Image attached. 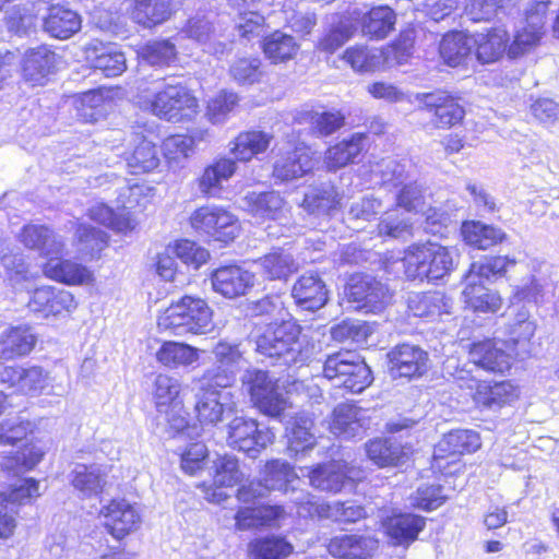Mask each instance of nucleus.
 <instances>
[{
  "label": "nucleus",
  "instance_id": "nucleus-1",
  "mask_svg": "<svg viewBox=\"0 0 559 559\" xmlns=\"http://www.w3.org/2000/svg\"><path fill=\"white\" fill-rule=\"evenodd\" d=\"M314 345L295 321L284 320L257 340V352L284 366L302 365L312 356Z\"/></svg>",
  "mask_w": 559,
  "mask_h": 559
},
{
  "label": "nucleus",
  "instance_id": "nucleus-2",
  "mask_svg": "<svg viewBox=\"0 0 559 559\" xmlns=\"http://www.w3.org/2000/svg\"><path fill=\"white\" fill-rule=\"evenodd\" d=\"M158 326L177 336L207 334L214 329L213 311L204 299L183 296L159 316Z\"/></svg>",
  "mask_w": 559,
  "mask_h": 559
},
{
  "label": "nucleus",
  "instance_id": "nucleus-3",
  "mask_svg": "<svg viewBox=\"0 0 559 559\" xmlns=\"http://www.w3.org/2000/svg\"><path fill=\"white\" fill-rule=\"evenodd\" d=\"M455 258L454 250L427 241L409 246L405 251L403 265L408 278L433 282L444 278L455 269Z\"/></svg>",
  "mask_w": 559,
  "mask_h": 559
},
{
  "label": "nucleus",
  "instance_id": "nucleus-4",
  "mask_svg": "<svg viewBox=\"0 0 559 559\" xmlns=\"http://www.w3.org/2000/svg\"><path fill=\"white\" fill-rule=\"evenodd\" d=\"M141 107L171 122L192 119L199 111L198 99L181 84L158 87L140 100Z\"/></svg>",
  "mask_w": 559,
  "mask_h": 559
},
{
  "label": "nucleus",
  "instance_id": "nucleus-5",
  "mask_svg": "<svg viewBox=\"0 0 559 559\" xmlns=\"http://www.w3.org/2000/svg\"><path fill=\"white\" fill-rule=\"evenodd\" d=\"M323 376L353 393L362 392L373 380L365 360L350 350L329 355L323 365Z\"/></svg>",
  "mask_w": 559,
  "mask_h": 559
},
{
  "label": "nucleus",
  "instance_id": "nucleus-6",
  "mask_svg": "<svg viewBox=\"0 0 559 559\" xmlns=\"http://www.w3.org/2000/svg\"><path fill=\"white\" fill-rule=\"evenodd\" d=\"M241 382L253 405L263 414L277 417L288 406L286 394L266 371L247 369Z\"/></svg>",
  "mask_w": 559,
  "mask_h": 559
},
{
  "label": "nucleus",
  "instance_id": "nucleus-7",
  "mask_svg": "<svg viewBox=\"0 0 559 559\" xmlns=\"http://www.w3.org/2000/svg\"><path fill=\"white\" fill-rule=\"evenodd\" d=\"M292 502L296 507V512L300 518H321L330 519L340 523H355L366 516L364 507L355 502H333L325 503L319 500L308 491H292Z\"/></svg>",
  "mask_w": 559,
  "mask_h": 559
},
{
  "label": "nucleus",
  "instance_id": "nucleus-8",
  "mask_svg": "<svg viewBox=\"0 0 559 559\" xmlns=\"http://www.w3.org/2000/svg\"><path fill=\"white\" fill-rule=\"evenodd\" d=\"M190 224L197 233L224 243L234 241L241 229L237 216L218 205L197 209L190 216Z\"/></svg>",
  "mask_w": 559,
  "mask_h": 559
},
{
  "label": "nucleus",
  "instance_id": "nucleus-9",
  "mask_svg": "<svg viewBox=\"0 0 559 559\" xmlns=\"http://www.w3.org/2000/svg\"><path fill=\"white\" fill-rule=\"evenodd\" d=\"M195 393L194 412L199 423L203 426H215L223 420L226 414L236 409L234 394L229 386H217L214 382L203 381Z\"/></svg>",
  "mask_w": 559,
  "mask_h": 559
},
{
  "label": "nucleus",
  "instance_id": "nucleus-10",
  "mask_svg": "<svg viewBox=\"0 0 559 559\" xmlns=\"http://www.w3.org/2000/svg\"><path fill=\"white\" fill-rule=\"evenodd\" d=\"M212 354L216 366L207 369L203 373L202 380L214 382L217 386H230L239 371L248 364L242 344L219 340L213 347Z\"/></svg>",
  "mask_w": 559,
  "mask_h": 559
},
{
  "label": "nucleus",
  "instance_id": "nucleus-11",
  "mask_svg": "<svg viewBox=\"0 0 559 559\" xmlns=\"http://www.w3.org/2000/svg\"><path fill=\"white\" fill-rule=\"evenodd\" d=\"M313 152L304 142L287 140L278 146L273 166V176L281 181L302 177L314 167Z\"/></svg>",
  "mask_w": 559,
  "mask_h": 559
},
{
  "label": "nucleus",
  "instance_id": "nucleus-12",
  "mask_svg": "<svg viewBox=\"0 0 559 559\" xmlns=\"http://www.w3.org/2000/svg\"><path fill=\"white\" fill-rule=\"evenodd\" d=\"M274 433L269 429H259L254 419L235 417L227 427V443L230 448L255 456L261 449L274 440Z\"/></svg>",
  "mask_w": 559,
  "mask_h": 559
},
{
  "label": "nucleus",
  "instance_id": "nucleus-13",
  "mask_svg": "<svg viewBox=\"0 0 559 559\" xmlns=\"http://www.w3.org/2000/svg\"><path fill=\"white\" fill-rule=\"evenodd\" d=\"M471 390L473 401L478 407L497 411L514 403L520 396V389L511 381L490 383L474 378L460 384Z\"/></svg>",
  "mask_w": 559,
  "mask_h": 559
},
{
  "label": "nucleus",
  "instance_id": "nucleus-14",
  "mask_svg": "<svg viewBox=\"0 0 559 559\" xmlns=\"http://www.w3.org/2000/svg\"><path fill=\"white\" fill-rule=\"evenodd\" d=\"M293 467L285 461L272 460L266 463L264 468L263 481H251L247 486L238 489L237 497L239 501L250 502L255 498L263 497L269 490H285L296 478Z\"/></svg>",
  "mask_w": 559,
  "mask_h": 559
},
{
  "label": "nucleus",
  "instance_id": "nucleus-15",
  "mask_svg": "<svg viewBox=\"0 0 559 559\" xmlns=\"http://www.w3.org/2000/svg\"><path fill=\"white\" fill-rule=\"evenodd\" d=\"M480 448V438L473 430H453L444 435L433 451V467L445 469L448 464L456 463L459 455L475 452Z\"/></svg>",
  "mask_w": 559,
  "mask_h": 559
},
{
  "label": "nucleus",
  "instance_id": "nucleus-16",
  "mask_svg": "<svg viewBox=\"0 0 559 559\" xmlns=\"http://www.w3.org/2000/svg\"><path fill=\"white\" fill-rule=\"evenodd\" d=\"M104 525L117 539H121L139 528L141 514L135 504L126 499H112L100 509Z\"/></svg>",
  "mask_w": 559,
  "mask_h": 559
},
{
  "label": "nucleus",
  "instance_id": "nucleus-17",
  "mask_svg": "<svg viewBox=\"0 0 559 559\" xmlns=\"http://www.w3.org/2000/svg\"><path fill=\"white\" fill-rule=\"evenodd\" d=\"M210 280L215 293L231 299L245 296L253 287L254 274L239 265L230 264L215 269Z\"/></svg>",
  "mask_w": 559,
  "mask_h": 559
},
{
  "label": "nucleus",
  "instance_id": "nucleus-18",
  "mask_svg": "<svg viewBox=\"0 0 559 559\" xmlns=\"http://www.w3.org/2000/svg\"><path fill=\"white\" fill-rule=\"evenodd\" d=\"M213 486L202 485L204 499L209 502L221 503L228 497L225 489L239 484L243 474L239 468L238 460L233 455L218 456L213 462Z\"/></svg>",
  "mask_w": 559,
  "mask_h": 559
},
{
  "label": "nucleus",
  "instance_id": "nucleus-19",
  "mask_svg": "<svg viewBox=\"0 0 559 559\" xmlns=\"http://www.w3.org/2000/svg\"><path fill=\"white\" fill-rule=\"evenodd\" d=\"M428 354L419 346L401 344L388 353L389 371L393 378L420 377L427 370Z\"/></svg>",
  "mask_w": 559,
  "mask_h": 559
},
{
  "label": "nucleus",
  "instance_id": "nucleus-20",
  "mask_svg": "<svg viewBox=\"0 0 559 559\" xmlns=\"http://www.w3.org/2000/svg\"><path fill=\"white\" fill-rule=\"evenodd\" d=\"M58 63L57 53L46 45L26 50L23 63V79L32 86H43L49 76L55 73Z\"/></svg>",
  "mask_w": 559,
  "mask_h": 559
},
{
  "label": "nucleus",
  "instance_id": "nucleus-21",
  "mask_svg": "<svg viewBox=\"0 0 559 559\" xmlns=\"http://www.w3.org/2000/svg\"><path fill=\"white\" fill-rule=\"evenodd\" d=\"M19 240L26 248L38 251L48 260L60 257L66 248L62 237L45 225H25L19 234Z\"/></svg>",
  "mask_w": 559,
  "mask_h": 559
},
{
  "label": "nucleus",
  "instance_id": "nucleus-22",
  "mask_svg": "<svg viewBox=\"0 0 559 559\" xmlns=\"http://www.w3.org/2000/svg\"><path fill=\"white\" fill-rule=\"evenodd\" d=\"M46 277L68 286H83L93 284L94 273L87 266L70 259L52 257L43 266Z\"/></svg>",
  "mask_w": 559,
  "mask_h": 559
},
{
  "label": "nucleus",
  "instance_id": "nucleus-23",
  "mask_svg": "<svg viewBox=\"0 0 559 559\" xmlns=\"http://www.w3.org/2000/svg\"><path fill=\"white\" fill-rule=\"evenodd\" d=\"M368 427L366 412L353 404H340L332 413L330 430L333 435L353 439L361 437Z\"/></svg>",
  "mask_w": 559,
  "mask_h": 559
},
{
  "label": "nucleus",
  "instance_id": "nucleus-24",
  "mask_svg": "<svg viewBox=\"0 0 559 559\" xmlns=\"http://www.w3.org/2000/svg\"><path fill=\"white\" fill-rule=\"evenodd\" d=\"M201 349L182 342L165 341L155 353L156 361L166 369H194L199 366Z\"/></svg>",
  "mask_w": 559,
  "mask_h": 559
},
{
  "label": "nucleus",
  "instance_id": "nucleus-25",
  "mask_svg": "<svg viewBox=\"0 0 559 559\" xmlns=\"http://www.w3.org/2000/svg\"><path fill=\"white\" fill-rule=\"evenodd\" d=\"M242 201L245 210L255 218L280 222L287 219L289 209L277 192H249Z\"/></svg>",
  "mask_w": 559,
  "mask_h": 559
},
{
  "label": "nucleus",
  "instance_id": "nucleus-26",
  "mask_svg": "<svg viewBox=\"0 0 559 559\" xmlns=\"http://www.w3.org/2000/svg\"><path fill=\"white\" fill-rule=\"evenodd\" d=\"M292 296L296 305L306 311H316L328 301L325 284L313 273H306L295 282Z\"/></svg>",
  "mask_w": 559,
  "mask_h": 559
},
{
  "label": "nucleus",
  "instance_id": "nucleus-27",
  "mask_svg": "<svg viewBox=\"0 0 559 559\" xmlns=\"http://www.w3.org/2000/svg\"><path fill=\"white\" fill-rule=\"evenodd\" d=\"M382 526L394 545L408 546L425 528L426 519L412 513H399L384 519Z\"/></svg>",
  "mask_w": 559,
  "mask_h": 559
},
{
  "label": "nucleus",
  "instance_id": "nucleus-28",
  "mask_svg": "<svg viewBox=\"0 0 559 559\" xmlns=\"http://www.w3.org/2000/svg\"><path fill=\"white\" fill-rule=\"evenodd\" d=\"M70 477L71 484L80 497H97L108 484V468L100 464H76Z\"/></svg>",
  "mask_w": 559,
  "mask_h": 559
},
{
  "label": "nucleus",
  "instance_id": "nucleus-29",
  "mask_svg": "<svg viewBox=\"0 0 559 559\" xmlns=\"http://www.w3.org/2000/svg\"><path fill=\"white\" fill-rule=\"evenodd\" d=\"M302 475L307 471L310 485L321 491L340 492L350 476L347 473V466L343 462H330L320 464L313 468H301Z\"/></svg>",
  "mask_w": 559,
  "mask_h": 559
},
{
  "label": "nucleus",
  "instance_id": "nucleus-30",
  "mask_svg": "<svg viewBox=\"0 0 559 559\" xmlns=\"http://www.w3.org/2000/svg\"><path fill=\"white\" fill-rule=\"evenodd\" d=\"M81 27V16L75 11L60 4H51L48 8V13L43 17L44 31L53 38L68 39Z\"/></svg>",
  "mask_w": 559,
  "mask_h": 559
},
{
  "label": "nucleus",
  "instance_id": "nucleus-31",
  "mask_svg": "<svg viewBox=\"0 0 559 559\" xmlns=\"http://www.w3.org/2000/svg\"><path fill=\"white\" fill-rule=\"evenodd\" d=\"M255 264L259 266L261 276L269 281L286 282L299 269L293 253L283 248L272 249L259 258Z\"/></svg>",
  "mask_w": 559,
  "mask_h": 559
},
{
  "label": "nucleus",
  "instance_id": "nucleus-32",
  "mask_svg": "<svg viewBox=\"0 0 559 559\" xmlns=\"http://www.w3.org/2000/svg\"><path fill=\"white\" fill-rule=\"evenodd\" d=\"M469 359L476 366L492 372H504L510 369L512 358L497 343L491 340H484L473 343L469 352Z\"/></svg>",
  "mask_w": 559,
  "mask_h": 559
},
{
  "label": "nucleus",
  "instance_id": "nucleus-33",
  "mask_svg": "<svg viewBox=\"0 0 559 559\" xmlns=\"http://www.w3.org/2000/svg\"><path fill=\"white\" fill-rule=\"evenodd\" d=\"M424 106L435 111L437 124L450 128L460 123L464 116V108L452 97L445 94H424L420 98Z\"/></svg>",
  "mask_w": 559,
  "mask_h": 559
},
{
  "label": "nucleus",
  "instance_id": "nucleus-34",
  "mask_svg": "<svg viewBox=\"0 0 559 559\" xmlns=\"http://www.w3.org/2000/svg\"><path fill=\"white\" fill-rule=\"evenodd\" d=\"M36 344V336L27 325L13 326L0 335V359L25 356Z\"/></svg>",
  "mask_w": 559,
  "mask_h": 559
},
{
  "label": "nucleus",
  "instance_id": "nucleus-35",
  "mask_svg": "<svg viewBox=\"0 0 559 559\" xmlns=\"http://www.w3.org/2000/svg\"><path fill=\"white\" fill-rule=\"evenodd\" d=\"M376 548V539L357 535L336 536L328 545L330 555L341 559H367Z\"/></svg>",
  "mask_w": 559,
  "mask_h": 559
},
{
  "label": "nucleus",
  "instance_id": "nucleus-36",
  "mask_svg": "<svg viewBox=\"0 0 559 559\" xmlns=\"http://www.w3.org/2000/svg\"><path fill=\"white\" fill-rule=\"evenodd\" d=\"M473 47L476 48L477 60L481 63H491L499 60L507 51L509 41L508 32L496 27L487 33L472 35Z\"/></svg>",
  "mask_w": 559,
  "mask_h": 559
},
{
  "label": "nucleus",
  "instance_id": "nucleus-37",
  "mask_svg": "<svg viewBox=\"0 0 559 559\" xmlns=\"http://www.w3.org/2000/svg\"><path fill=\"white\" fill-rule=\"evenodd\" d=\"M286 433L290 455L312 449L316 444L313 419L306 413L297 414L287 423Z\"/></svg>",
  "mask_w": 559,
  "mask_h": 559
},
{
  "label": "nucleus",
  "instance_id": "nucleus-38",
  "mask_svg": "<svg viewBox=\"0 0 559 559\" xmlns=\"http://www.w3.org/2000/svg\"><path fill=\"white\" fill-rule=\"evenodd\" d=\"M465 307L478 313H496L502 307V298L496 290L485 287L481 283H466L462 292Z\"/></svg>",
  "mask_w": 559,
  "mask_h": 559
},
{
  "label": "nucleus",
  "instance_id": "nucleus-39",
  "mask_svg": "<svg viewBox=\"0 0 559 559\" xmlns=\"http://www.w3.org/2000/svg\"><path fill=\"white\" fill-rule=\"evenodd\" d=\"M182 389L181 381L166 373H158L153 383V399L159 413L169 408L181 409L183 401L180 396Z\"/></svg>",
  "mask_w": 559,
  "mask_h": 559
},
{
  "label": "nucleus",
  "instance_id": "nucleus-40",
  "mask_svg": "<svg viewBox=\"0 0 559 559\" xmlns=\"http://www.w3.org/2000/svg\"><path fill=\"white\" fill-rule=\"evenodd\" d=\"M367 454L379 467L397 466L408 459L409 449L393 439H376L367 444Z\"/></svg>",
  "mask_w": 559,
  "mask_h": 559
},
{
  "label": "nucleus",
  "instance_id": "nucleus-41",
  "mask_svg": "<svg viewBox=\"0 0 559 559\" xmlns=\"http://www.w3.org/2000/svg\"><path fill=\"white\" fill-rule=\"evenodd\" d=\"M408 308L415 317L433 320L450 313L452 300L441 292L415 294L408 299Z\"/></svg>",
  "mask_w": 559,
  "mask_h": 559
},
{
  "label": "nucleus",
  "instance_id": "nucleus-42",
  "mask_svg": "<svg viewBox=\"0 0 559 559\" xmlns=\"http://www.w3.org/2000/svg\"><path fill=\"white\" fill-rule=\"evenodd\" d=\"M536 330L535 321L525 307H521L507 325L508 343L519 346L515 356L530 353V341Z\"/></svg>",
  "mask_w": 559,
  "mask_h": 559
},
{
  "label": "nucleus",
  "instance_id": "nucleus-43",
  "mask_svg": "<svg viewBox=\"0 0 559 559\" xmlns=\"http://www.w3.org/2000/svg\"><path fill=\"white\" fill-rule=\"evenodd\" d=\"M367 136L365 133H354L349 139H344L325 153V164L329 169H338L354 159L366 146Z\"/></svg>",
  "mask_w": 559,
  "mask_h": 559
},
{
  "label": "nucleus",
  "instance_id": "nucleus-44",
  "mask_svg": "<svg viewBox=\"0 0 559 559\" xmlns=\"http://www.w3.org/2000/svg\"><path fill=\"white\" fill-rule=\"evenodd\" d=\"M461 231L467 245L480 250L489 249L506 238L500 228L476 221L463 223Z\"/></svg>",
  "mask_w": 559,
  "mask_h": 559
},
{
  "label": "nucleus",
  "instance_id": "nucleus-45",
  "mask_svg": "<svg viewBox=\"0 0 559 559\" xmlns=\"http://www.w3.org/2000/svg\"><path fill=\"white\" fill-rule=\"evenodd\" d=\"M236 164L229 158H219L207 166L199 179L200 191L207 197H216L235 173Z\"/></svg>",
  "mask_w": 559,
  "mask_h": 559
},
{
  "label": "nucleus",
  "instance_id": "nucleus-46",
  "mask_svg": "<svg viewBox=\"0 0 559 559\" xmlns=\"http://www.w3.org/2000/svg\"><path fill=\"white\" fill-rule=\"evenodd\" d=\"M516 262L509 257H486L479 261L473 262L468 272L465 274V283H480L481 280H492L504 275Z\"/></svg>",
  "mask_w": 559,
  "mask_h": 559
},
{
  "label": "nucleus",
  "instance_id": "nucleus-47",
  "mask_svg": "<svg viewBox=\"0 0 559 559\" xmlns=\"http://www.w3.org/2000/svg\"><path fill=\"white\" fill-rule=\"evenodd\" d=\"M272 139L270 133L263 131L242 132L231 143L230 151L238 160L248 162L253 156L265 152Z\"/></svg>",
  "mask_w": 559,
  "mask_h": 559
},
{
  "label": "nucleus",
  "instance_id": "nucleus-48",
  "mask_svg": "<svg viewBox=\"0 0 559 559\" xmlns=\"http://www.w3.org/2000/svg\"><path fill=\"white\" fill-rule=\"evenodd\" d=\"M262 47L265 57L274 64L295 58L299 50L296 39L281 31H275L266 36Z\"/></svg>",
  "mask_w": 559,
  "mask_h": 559
},
{
  "label": "nucleus",
  "instance_id": "nucleus-49",
  "mask_svg": "<svg viewBox=\"0 0 559 559\" xmlns=\"http://www.w3.org/2000/svg\"><path fill=\"white\" fill-rule=\"evenodd\" d=\"M472 48V36L463 32H452L443 36L439 51L447 64L456 67L471 53Z\"/></svg>",
  "mask_w": 559,
  "mask_h": 559
},
{
  "label": "nucleus",
  "instance_id": "nucleus-50",
  "mask_svg": "<svg viewBox=\"0 0 559 559\" xmlns=\"http://www.w3.org/2000/svg\"><path fill=\"white\" fill-rule=\"evenodd\" d=\"M394 48L388 49L386 51L377 48L366 47H350L346 49L343 59L355 70L359 72L374 71L379 69L384 61L389 58L391 51Z\"/></svg>",
  "mask_w": 559,
  "mask_h": 559
},
{
  "label": "nucleus",
  "instance_id": "nucleus-51",
  "mask_svg": "<svg viewBox=\"0 0 559 559\" xmlns=\"http://www.w3.org/2000/svg\"><path fill=\"white\" fill-rule=\"evenodd\" d=\"M132 19L144 27H152L170 15V0H134Z\"/></svg>",
  "mask_w": 559,
  "mask_h": 559
},
{
  "label": "nucleus",
  "instance_id": "nucleus-52",
  "mask_svg": "<svg viewBox=\"0 0 559 559\" xmlns=\"http://www.w3.org/2000/svg\"><path fill=\"white\" fill-rule=\"evenodd\" d=\"M110 103L109 92L103 90H92L75 98L78 115L91 122L104 117Z\"/></svg>",
  "mask_w": 559,
  "mask_h": 559
},
{
  "label": "nucleus",
  "instance_id": "nucleus-53",
  "mask_svg": "<svg viewBox=\"0 0 559 559\" xmlns=\"http://www.w3.org/2000/svg\"><path fill=\"white\" fill-rule=\"evenodd\" d=\"M132 153L127 157V165L132 174L150 173L158 167L159 156L156 145L144 139H138Z\"/></svg>",
  "mask_w": 559,
  "mask_h": 559
},
{
  "label": "nucleus",
  "instance_id": "nucleus-54",
  "mask_svg": "<svg viewBox=\"0 0 559 559\" xmlns=\"http://www.w3.org/2000/svg\"><path fill=\"white\" fill-rule=\"evenodd\" d=\"M44 452L35 444H28L22 451L5 455L0 462L3 472L19 475L33 469L41 460Z\"/></svg>",
  "mask_w": 559,
  "mask_h": 559
},
{
  "label": "nucleus",
  "instance_id": "nucleus-55",
  "mask_svg": "<svg viewBox=\"0 0 559 559\" xmlns=\"http://www.w3.org/2000/svg\"><path fill=\"white\" fill-rule=\"evenodd\" d=\"M87 59L93 68L108 78L120 75L127 68L124 55L110 48H102L99 51L96 47L88 49Z\"/></svg>",
  "mask_w": 559,
  "mask_h": 559
},
{
  "label": "nucleus",
  "instance_id": "nucleus-56",
  "mask_svg": "<svg viewBox=\"0 0 559 559\" xmlns=\"http://www.w3.org/2000/svg\"><path fill=\"white\" fill-rule=\"evenodd\" d=\"M75 239L79 254L88 259L98 257L108 242L105 231L84 224L78 226Z\"/></svg>",
  "mask_w": 559,
  "mask_h": 559
},
{
  "label": "nucleus",
  "instance_id": "nucleus-57",
  "mask_svg": "<svg viewBox=\"0 0 559 559\" xmlns=\"http://www.w3.org/2000/svg\"><path fill=\"white\" fill-rule=\"evenodd\" d=\"M292 551L290 544L275 536L257 538L248 545V554L251 559H283Z\"/></svg>",
  "mask_w": 559,
  "mask_h": 559
},
{
  "label": "nucleus",
  "instance_id": "nucleus-58",
  "mask_svg": "<svg viewBox=\"0 0 559 559\" xmlns=\"http://www.w3.org/2000/svg\"><path fill=\"white\" fill-rule=\"evenodd\" d=\"M395 24L394 12L385 5L372 8L362 20V31L365 34L384 38Z\"/></svg>",
  "mask_w": 559,
  "mask_h": 559
},
{
  "label": "nucleus",
  "instance_id": "nucleus-59",
  "mask_svg": "<svg viewBox=\"0 0 559 559\" xmlns=\"http://www.w3.org/2000/svg\"><path fill=\"white\" fill-rule=\"evenodd\" d=\"M40 483L35 478H24L12 486L9 492L0 493V503L12 506L31 504L41 496Z\"/></svg>",
  "mask_w": 559,
  "mask_h": 559
},
{
  "label": "nucleus",
  "instance_id": "nucleus-60",
  "mask_svg": "<svg viewBox=\"0 0 559 559\" xmlns=\"http://www.w3.org/2000/svg\"><path fill=\"white\" fill-rule=\"evenodd\" d=\"M238 95L233 92L222 91L215 95L207 104L206 117L213 124L224 123L230 112L238 105Z\"/></svg>",
  "mask_w": 559,
  "mask_h": 559
},
{
  "label": "nucleus",
  "instance_id": "nucleus-61",
  "mask_svg": "<svg viewBox=\"0 0 559 559\" xmlns=\"http://www.w3.org/2000/svg\"><path fill=\"white\" fill-rule=\"evenodd\" d=\"M378 233L382 237L404 238L412 235V223L399 210L388 211L378 225Z\"/></svg>",
  "mask_w": 559,
  "mask_h": 559
},
{
  "label": "nucleus",
  "instance_id": "nucleus-62",
  "mask_svg": "<svg viewBox=\"0 0 559 559\" xmlns=\"http://www.w3.org/2000/svg\"><path fill=\"white\" fill-rule=\"evenodd\" d=\"M340 200L331 186L316 189L305 194L302 206L312 213L330 214L338 205Z\"/></svg>",
  "mask_w": 559,
  "mask_h": 559
},
{
  "label": "nucleus",
  "instance_id": "nucleus-63",
  "mask_svg": "<svg viewBox=\"0 0 559 559\" xmlns=\"http://www.w3.org/2000/svg\"><path fill=\"white\" fill-rule=\"evenodd\" d=\"M2 264L7 271L8 280L13 286L23 282H29L38 274L37 270L31 269L26 263L23 253L5 254L1 258Z\"/></svg>",
  "mask_w": 559,
  "mask_h": 559
},
{
  "label": "nucleus",
  "instance_id": "nucleus-64",
  "mask_svg": "<svg viewBox=\"0 0 559 559\" xmlns=\"http://www.w3.org/2000/svg\"><path fill=\"white\" fill-rule=\"evenodd\" d=\"M140 56L151 66H168L176 59V49L168 40H155L143 46Z\"/></svg>",
  "mask_w": 559,
  "mask_h": 559
}]
</instances>
